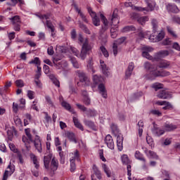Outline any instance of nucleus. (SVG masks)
Instances as JSON below:
<instances>
[{"instance_id":"nucleus-1","label":"nucleus","mask_w":180,"mask_h":180,"mask_svg":"<svg viewBox=\"0 0 180 180\" xmlns=\"http://www.w3.org/2000/svg\"><path fill=\"white\" fill-rule=\"evenodd\" d=\"M25 133L26 136H23L22 140L26 147V150L30 151V143H34V146L36 150H37L38 153H43V148L41 147V141L40 140V136H39V135H36L34 140H33V136H32V134H30V129L29 128L25 129Z\"/></svg>"},{"instance_id":"nucleus-2","label":"nucleus","mask_w":180,"mask_h":180,"mask_svg":"<svg viewBox=\"0 0 180 180\" xmlns=\"http://www.w3.org/2000/svg\"><path fill=\"white\" fill-rule=\"evenodd\" d=\"M117 9H115L110 19L112 25H113V26H115L111 27L110 29V36L112 39H116L117 37V27L116 26H117V25H119V22H120V20H119V15H117Z\"/></svg>"},{"instance_id":"nucleus-3","label":"nucleus","mask_w":180,"mask_h":180,"mask_svg":"<svg viewBox=\"0 0 180 180\" xmlns=\"http://www.w3.org/2000/svg\"><path fill=\"white\" fill-rule=\"evenodd\" d=\"M147 4V7L143 8L140 6H134L133 9L138 12H153L154 8H155V1L152 0H145Z\"/></svg>"},{"instance_id":"nucleus-4","label":"nucleus","mask_w":180,"mask_h":180,"mask_svg":"<svg viewBox=\"0 0 180 180\" xmlns=\"http://www.w3.org/2000/svg\"><path fill=\"white\" fill-rule=\"evenodd\" d=\"M91 45H89V42L86 39L81 50L80 54L79 53V56H77L79 58H81L82 60H84L86 58V55L88 54V51H90L91 50Z\"/></svg>"},{"instance_id":"nucleus-5","label":"nucleus","mask_w":180,"mask_h":180,"mask_svg":"<svg viewBox=\"0 0 180 180\" xmlns=\"http://www.w3.org/2000/svg\"><path fill=\"white\" fill-rule=\"evenodd\" d=\"M100 18L101 19L102 22L103 23V26H102L101 30L99 32L100 34V39H102L103 37H106V34H105V31L108 30L109 27H108V19H106V17L103 14L100 15Z\"/></svg>"},{"instance_id":"nucleus-6","label":"nucleus","mask_w":180,"mask_h":180,"mask_svg":"<svg viewBox=\"0 0 180 180\" xmlns=\"http://www.w3.org/2000/svg\"><path fill=\"white\" fill-rule=\"evenodd\" d=\"M87 11L92 18L94 26H101V20L98 18V15H96V13L92 11V8L88 6Z\"/></svg>"},{"instance_id":"nucleus-7","label":"nucleus","mask_w":180,"mask_h":180,"mask_svg":"<svg viewBox=\"0 0 180 180\" xmlns=\"http://www.w3.org/2000/svg\"><path fill=\"white\" fill-rule=\"evenodd\" d=\"M157 97L159 98V99H171L172 98V94L171 91L168 90H160L157 94Z\"/></svg>"},{"instance_id":"nucleus-8","label":"nucleus","mask_w":180,"mask_h":180,"mask_svg":"<svg viewBox=\"0 0 180 180\" xmlns=\"http://www.w3.org/2000/svg\"><path fill=\"white\" fill-rule=\"evenodd\" d=\"M77 75L80 79V82H78L77 85H79V84H81V82H84V84L87 86L91 85V81L89 80L88 77H86V75H85V73H84V72H81V71L78 70Z\"/></svg>"},{"instance_id":"nucleus-9","label":"nucleus","mask_w":180,"mask_h":180,"mask_svg":"<svg viewBox=\"0 0 180 180\" xmlns=\"http://www.w3.org/2000/svg\"><path fill=\"white\" fill-rule=\"evenodd\" d=\"M79 158V153L78 150H76L74 153V156H72L70 161V172H74L75 171L77 167L75 165V160H78Z\"/></svg>"},{"instance_id":"nucleus-10","label":"nucleus","mask_w":180,"mask_h":180,"mask_svg":"<svg viewBox=\"0 0 180 180\" xmlns=\"http://www.w3.org/2000/svg\"><path fill=\"white\" fill-rule=\"evenodd\" d=\"M105 143L110 150H115V142H113V139L110 134L105 136Z\"/></svg>"},{"instance_id":"nucleus-11","label":"nucleus","mask_w":180,"mask_h":180,"mask_svg":"<svg viewBox=\"0 0 180 180\" xmlns=\"http://www.w3.org/2000/svg\"><path fill=\"white\" fill-rule=\"evenodd\" d=\"M98 89L99 91V94H101V96L104 98V99L108 98V91L106 90V87L103 83L98 84Z\"/></svg>"},{"instance_id":"nucleus-12","label":"nucleus","mask_w":180,"mask_h":180,"mask_svg":"<svg viewBox=\"0 0 180 180\" xmlns=\"http://www.w3.org/2000/svg\"><path fill=\"white\" fill-rule=\"evenodd\" d=\"M169 56V51L167 50L160 51L159 52L155 54V60H160V58H165Z\"/></svg>"},{"instance_id":"nucleus-13","label":"nucleus","mask_w":180,"mask_h":180,"mask_svg":"<svg viewBox=\"0 0 180 180\" xmlns=\"http://www.w3.org/2000/svg\"><path fill=\"white\" fill-rule=\"evenodd\" d=\"M100 64L103 75H105V77H109L110 75V72H109V68L106 66V64H105V62L102 60H100Z\"/></svg>"},{"instance_id":"nucleus-14","label":"nucleus","mask_w":180,"mask_h":180,"mask_svg":"<svg viewBox=\"0 0 180 180\" xmlns=\"http://www.w3.org/2000/svg\"><path fill=\"white\" fill-rule=\"evenodd\" d=\"M72 5H73L76 12H77V13L79 15L80 18H82V20H83V22H84L85 23H88V19H86V16H85L84 13L81 12V9H79V8H78V5H77V4H75V3H73Z\"/></svg>"},{"instance_id":"nucleus-15","label":"nucleus","mask_w":180,"mask_h":180,"mask_svg":"<svg viewBox=\"0 0 180 180\" xmlns=\"http://www.w3.org/2000/svg\"><path fill=\"white\" fill-rule=\"evenodd\" d=\"M166 9L168 12H172V13H178L179 12V8L175 4H168L166 5Z\"/></svg>"},{"instance_id":"nucleus-16","label":"nucleus","mask_w":180,"mask_h":180,"mask_svg":"<svg viewBox=\"0 0 180 180\" xmlns=\"http://www.w3.org/2000/svg\"><path fill=\"white\" fill-rule=\"evenodd\" d=\"M133 70H134V63L131 62L129 63L128 68L125 72L126 78H130L131 74H133Z\"/></svg>"},{"instance_id":"nucleus-17","label":"nucleus","mask_w":180,"mask_h":180,"mask_svg":"<svg viewBox=\"0 0 180 180\" xmlns=\"http://www.w3.org/2000/svg\"><path fill=\"white\" fill-rule=\"evenodd\" d=\"M58 169V160H57L56 158H53L51 162L50 169L51 171H53V172H54L55 171H57Z\"/></svg>"},{"instance_id":"nucleus-18","label":"nucleus","mask_w":180,"mask_h":180,"mask_svg":"<svg viewBox=\"0 0 180 180\" xmlns=\"http://www.w3.org/2000/svg\"><path fill=\"white\" fill-rule=\"evenodd\" d=\"M84 123L85 126H87L90 129H92V130H94V131H96L98 130V129L96 128V125H95V122L85 119L84 120Z\"/></svg>"},{"instance_id":"nucleus-19","label":"nucleus","mask_w":180,"mask_h":180,"mask_svg":"<svg viewBox=\"0 0 180 180\" xmlns=\"http://www.w3.org/2000/svg\"><path fill=\"white\" fill-rule=\"evenodd\" d=\"M164 129L165 131H173V130H176L178 127L174 124L165 123L164 125Z\"/></svg>"},{"instance_id":"nucleus-20","label":"nucleus","mask_w":180,"mask_h":180,"mask_svg":"<svg viewBox=\"0 0 180 180\" xmlns=\"http://www.w3.org/2000/svg\"><path fill=\"white\" fill-rule=\"evenodd\" d=\"M35 16H37V18H39V19L41 20L42 23H44V19L46 20L50 19V16H51V14L50 13L44 15L40 13H36Z\"/></svg>"},{"instance_id":"nucleus-21","label":"nucleus","mask_w":180,"mask_h":180,"mask_svg":"<svg viewBox=\"0 0 180 180\" xmlns=\"http://www.w3.org/2000/svg\"><path fill=\"white\" fill-rule=\"evenodd\" d=\"M104 81L105 79L101 75H95L93 76V82H94L96 85H99L102 84V82H103Z\"/></svg>"},{"instance_id":"nucleus-22","label":"nucleus","mask_w":180,"mask_h":180,"mask_svg":"<svg viewBox=\"0 0 180 180\" xmlns=\"http://www.w3.org/2000/svg\"><path fill=\"white\" fill-rule=\"evenodd\" d=\"M171 73H169V72L168 71H155L153 72V75H154V77H168L169 75H170Z\"/></svg>"},{"instance_id":"nucleus-23","label":"nucleus","mask_w":180,"mask_h":180,"mask_svg":"<svg viewBox=\"0 0 180 180\" xmlns=\"http://www.w3.org/2000/svg\"><path fill=\"white\" fill-rule=\"evenodd\" d=\"M50 161H51V155L44 156V164L46 169H50Z\"/></svg>"},{"instance_id":"nucleus-24","label":"nucleus","mask_w":180,"mask_h":180,"mask_svg":"<svg viewBox=\"0 0 180 180\" xmlns=\"http://www.w3.org/2000/svg\"><path fill=\"white\" fill-rule=\"evenodd\" d=\"M152 133L157 137H160V136H162V134L165 133V131L155 127L154 129H152Z\"/></svg>"},{"instance_id":"nucleus-25","label":"nucleus","mask_w":180,"mask_h":180,"mask_svg":"<svg viewBox=\"0 0 180 180\" xmlns=\"http://www.w3.org/2000/svg\"><path fill=\"white\" fill-rule=\"evenodd\" d=\"M46 25L49 29H50L52 37H54V35L56 34V29L54 28V25H53V23H51V21L46 20Z\"/></svg>"},{"instance_id":"nucleus-26","label":"nucleus","mask_w":180,"mask_h":180,"mask_svg":"<svg viewBox=\"0 0 180 180\" xmlns=\"http://www.w3.org/2000/svg\"><path fill=\"white\" fill-rule=\"evenodd\" d=\"M151 25L153 33H157L158 31V21L157 19L153 18L151 20Z\"/></svg>"},{"instance_id":"nucleus-27","label":"nucleus","mask_w":180,"mask_h":180,"mask_svg":"<svg viewBox=\"0 0 180 180\" xmlns=\"http://www.w3.org/2000/svg\"><path fill=\"white\" fill-rule=\"evenodd\" d=\"M93 171L98 179H102V173H101V171H99L96 165H93Z\"/></svg>"},{"instance_id":"nucleus-28","label":"nucleus","mask_w":180,"mask_h":180,"mask_svg":"<svg viewBox=\"0 0 180 180\" xmlns=\"http://www.w3.org/2000/svg\"><path fill=\"white\" fill-rule=\"evenodd\" d=\"M30 158H31V160H32V161L35 168L37 169H39V161L37 160V157L35 156V155L33 154V153H31L30 155Z\"/></svg>"},{"instance_id":"nucleus-29","label":"nucleus","mask_w":180,"mask_h":180,"mask_svg":"<svg viewBox=\"0 0 180 180\" xmlns=\"http://www.w3.org/2000/svg\"><path fill=\"white\" fill-rule=\"evenodd\" d=\"M73 123L75 126L77 127V129H79V130L84 131V127L82 126V124H81V123L78 120V118H77L76 117H73Z\"/></svg>"},{"instance_id":"nucleus-30","label":"nucleus","mask_w":180,"mask_h":180,"mask_svg":"<svg viewBox=\"0 0 180 180\" xmlns=\"http://www.w3.org/2000/svg\"><path fill=\"white\" fill-rule=\"evenodd\" d=\"M65 136L69 139L70 141L77 143V139H75V134L74 133L68 131L65 133Z\"/></svg>"},{"instance_id":"nucleus-31","label":"nucleus","mask_w":180,"mask_h":180,"mask_svg":"<svg viewBox=\"0 0 180 180\" xmlns=\"http://www.w3.org/2000/svg\"><path fill=\"white\" fill-rule=\"evenodd\" d=\"M144 68H146V70L149 71V72H154V71H155V68L154 67V65H150V63L148 62H146L144 63Z\"/></svg>"},{"instance_id":"nucleus-32","label":"nucleus","mask_w":180,"mask_h":180,"mask_svg":"<svg viewBox=\"0 0 180 180\" xmlns=\"http://www.w3.org/2000/svg\"><path fill=\"white\" fill-rule=\"evenodd\" d=\"M61 105L63 108H65V109H66V110H69V112H72V113H75V111H74V110L71 108V105H70V103H67V101H63L61 103Z\"/></svg>"},{"instance_id":"nucleus-33","label":"nucleus","mask_w":180,"mask_h":180,"mask_svg":"<svg viewBox=\"0 0 180 180\" xmlns=\"http://www.w3.org/2000/svg\"><path fill=\"white\" fill-rule=\"evenodd\" d=\"M87 68L88 70L90 71V72H93V74H95L96 72V70H95V68H94V61L92 59H90L87 64Z\"/></svg>"},{"instance_id":"nucleus-34","label":"nucleus","mask_w":180,"mask_h":180,"mask_svg":"<svg viewBox=\"0 0 180 180\" xmlns=\"http://www.w3.org/2000/svg\"><path fill=\"white\" fill-rule=\"evenodd\" d=\"M122 162L124 165H129V164H131L130 159H129V156L127 155H123L121 157Z\"/></svg>"},{"instance_id":"nucleus-35","label":"nucleus","mask_w":180,"mask_h":180,"mask_svg":"<svg viewBox=\"0 0 180 180\" xmlns=\"http://www.w3.org/2000/svg\"><path fill=\"white\" fill-rule=\"evenodd\" d=\"M49 79L52 81V82L56 85V86H58L59 88L60 86V82L57 78H56V76L53 74H51L49 75Z\"/></svg>"},{"instance_id":"nucleus-36","label":"nucleus","mask_w":180,"mask_h":180,"mask_svg":"<svg viewBox=\"0 0 180 180\" xmlns=\"http://www.w3.org/2000/svg\"><path fill=\"white\" fill-rule=\"evenodd\" d=\"M169 65H171V62L168 61V60H162L158 67L159 68H168V67H169Z\"/></svg>"},{"instance_id":"nucleus-37","label":"nucleus","mask_w":180,"mask_h":180,"mask_svg":"<svg viewBox=\"0 0 180 180\" xmlns=\"http://www.w3.org/2000/svg\"><path fill=\"white\" fill-rule=\"evenodd\" d=\"M134 157L136 160H139V161H145L144 159V155L143 153H140V151L136 150L134 154Z\"/></svg>"},{"instance_id":"nucleus-38","label":"nucleus","mask_w":180,"mask_h":180,"mask_svg":"<svg viewBox=\"0 0 180 180\" xmlns=\"http://www.w3.org/2000/svg\"><path fill=\"white\" fill-rule=\"evenodd\" d=\"M152 88L157 91L158 89H162V88H164V84L156 82L152 84Z\"/></svg>"},{"instance_id":"nucleus-39","label":"nucleus","mask_w":180,"mask_h":180,"mask_svg":"<svg viewBox=\"0 0 180 180\" xmlns=\"http://www.w3.org/2000/svg\"><path fill=\"white\" fill-rule=\"evenodd\" d=\"M86 115L88 117H95L98 115V112L95 110H87Z\"/></svg>"},{"instance_id":"nucleus-40","label":"nucleus","mask_w":180,"mask_h":180,"mask_svg":"<svg viewBox=\"0 0 180 180\" xmlns=\"http://www.w3.org/2000/svg\"><path fill=\"white\" fill-rule=\"evenodd\" d=\"M10 20H11L13 25H18L20 23V17H19V15H15L10 18Z\"/></svg>"},{"instance_id":"nucleus-41","label":"nucleus","mask_w":180,"mask_h":180,"mask_svg":"<svg viewBox=\"0 0 180 180\" xmlns=\"http://www.w3.org/2000/svg\"><path fill=\"white\" fill-rule=\"evenodd\" d=\"M100 51H101L104 57H105V58H108L109 57V52L104 46H100Z\"/></svg>"},{"instance_id":"nucleus-42","label":"nucleus","mask_w":180,"mask_h":180,"mask_svg":"<svg viewBox=\"0 0 180 180\" xmlns=\"http://www.w3.org/2000/svg\"><path fill=\"white\" fill-rule=\"evenodd\" d=\"M137 22H139L140 25H146V22H148V17H140L137 19Z\"/></svg>"},{"instance_id":"nucleus-43","label":"nucleus","mask_w":180,"mask_h":180,"mask_svg":"<svg viewBox=\"0 0 180 180\" xmlns=\"http://www.w3.org/2000/svg\"><path fill=\"white\" fill-rule=\"evenodd\" d=\"M102 169H103L105 174H106L108 178H110V170H109V167L106 165V164H102Z\"/></svg>"},{"instance_id":"nucleus-44","label":"nucleus","mask_w":180,"mask_h":180,"mask_svg":"<svg viewBox=\"0 0 180 180\" xmlns=\"http://www.w3.org/2000/svg\"><path fill=\"white\" fill-rule=\"evenodd\" d=\"M70 61L75 68H79L81 65L79 63H78V61H77V59L75 58H70Z\"/></svg>"},{"instance_id":"nucleus-45","label":"nucleus","mask_w":180,"mask_h":180,"mask_svg":"<svg viewBox=\"0 0 180 180\" xmlns=\"http://www.w3.org/2000/svg\"><path fill=\"white\" fill-rule=\"evenodd\" d=\"M134 30H136V27H134L133 25L124 27L123 28V30H122V31L124 32H134Z\"/></svg>"},{"instance_id":"nucleus-46","label":"nucleus","mask_w":180,"mask_h":180,"mask_svg":"<svg viewBox=\"0 0 180 180\" xmlns=\"http://www.w3.org/2000/svg\"><path fill=\"white\" fill-rule=\"evenodd\" d=\"M15 171V169H13L11 171L9 170H6L4 176H3V179L2 180H6L8 179V177L9 176V175H12V173Z\"/></svg>"},{"instance_id":"nucleus-47","label":"nucleus","mask_w":180,"mask_h":180,"mask_svg":"<svg viewBox=\"0 0 180 180\" xmlns=\"http://www.w3.org/2000/svg\"><path fill=\"white\" fill-rule=\"evenodd\" d=\"M141 50L146 53H151L152 51H154V49L153 47L148 46H143Z\"/></svg>"},{"instance_id":"nucleus-48","label":"nucleus","mask_w":180,"mask_h":180,"mask_svg":"<svg viewBox=\"0 0 180 180\" xmlns=\"http://www.w3.org/2000/svg\"><path fill=\"white\" fill-rule=\"evenodd\" d=\"M125 41H126V37H122L117 39L114 43H115L117 46H120V44H123V43H124Z\"/></svg>"},{"instance_id":"nucleus-49","label":"nucleus","mask_w":180,"mask_h":180,"mask_svg":"<svg viewBox=\"0 0 180 180\" xmlns=\"http://www.w3.org/2000/svg\"><path fill=\"white\" fill-rule=\"evenodd\" d=\"M127 165V175H128V179L131 180V165L130 164L125 165Z\"/></svg>"},{"instance_id":"nucleus-50","label":"nucleus","mask_w":180,"mask_h":180,"mask_svg":"<svg viewBox=\"0 0 180 180\" xmlns=\"http://www.w3.org/2000/svg\"><path fill=\"white\" fill-rule=\"evenodd\" d=\"M79 27H81L84 30V32L86 33V34H91V31H89L88 27H86V25H85L82 23H80Z\"/></svg>"},{"instance_id":"nucleus-51","label":"nucleus","mask_w":180,"mask_h":180,"mask_svg":"<svg viewBox=\"0 0 180 180\" xmlns=\"http://www.w3.org/2000/svg\"><path fill=\"white\" fill-rule=\"evenodd\" d=\"M31 109H33V110H36L37 112H39V105H38L37 101L35 100L32 102Z\"/></svg>"},{"instance_id":"nucleus-52","label":"nucleus","mask_w":180,"mask_h":180,"mask_svg":"<svg viewBox=\"0 0 180 180\" xmlns=\"http://www.w3.org/2000/svg\"><path fill=\"white\" fill-rule=\"evenodd\" d=\"M45 99L48 105H49L51 108L54 106V103H53V101H51V97H50L49 96H45Z\"/></svg>"},{"instance_id":"nucleus-53","label":"nucleus","mask_w":180,"mask_h":180,"mask_svg":"<svg viewBox=\"0 0 180 180\" xmlns=\"http://www.w3.org/2000/svg\"><path fill=\"white\" fill-rule=\"evenodd\" d=\"M59 157L60 164H65V157L63 152H59Z\"/></svg>"},{"instance_id":"nucleus-54","label":"nucleus","mask_w":180,"mask_h":180,"mask_svg":"<svg viewBox=\"0 0 180 180\" xmlns=\"http://www.w3.org/2000/svg\"><path fill=\"white\" fill-rule=\"evenodd\" d=\"M165 37V33L161 31L156 37V39H158V41H161V40H162V39H164Z\"/></svg>"},{"instance_id":"nucleus-55","label":"nucleus","mask_w":180,"mask_h":180,"mask_svg":"<svg viewBox=\"0 0 180 180\" xmlns=\"http://www.w3.org/2000/svg\"><path fill=\"white\" fill-rule=\"evenodd\" d=\"M148 154L151 158H153V160H158V155L155 152L149 150Z\"/></svg>"},{"instance_id":"nucleus-56","label":"nucleus","mask_w":180,"mask_h":180,"mask_svg":"<svg viewBox=\"0 0 180 180\" xmlns=\"http://www.w3.org/2000/svg\"><path fill=\"white\" fill-rule=\"evenodd\" d=\"M29 64H36L37 65H40V59L36 57L34 60L29 62Z\"/></svg>"},{"instance_id":"nucleus-57","label":"nucleus","mask_w":180,"mask_h":180,"mask_svg":"<svg viewBox=\"0 0 180 180\" xmlns=\"http://www.w3.org/2000/svg\"><path fill=\"white\" fill-rule=\"evenodd\" d=\"M164 107H162L163 110H168V109H171L172 108V105L171 103L166 101V103L163 105Z\"/></svg>"},{"instance_id":"nucleus-58","label":"nucleus","mask_w":180,"mask_h":180,"mask_svg":"<svg viewBox=\"0 0 180 180\" xmlns=\"http://www.w3.org/2000/svg\"><path fill=\"white\" fill-rule=\"evenodd\" d=\"M142 56L148 60H153V56H151L148 52L142 51Z\"/></svg>"},{"instance_id":"nucleus-59","label":"nucleus","mask_w":180,"mask_h":180,"mask_svg":"<svg viewBox=\"0 0 180 180\" xmlns=\"http://www.w3.org/2000/svg\"><path fill=\"white\" fill-rule=\"evenodd\" d=\"M117 44L114 43L112 44V53L115 56V57H116V56H117Z\"/></svg>"},{"instance_id":"nucleus-60","label":"nucleus","mask_w":180,"mask_h":180,"mask_svg":"<svg viewBox=\"0 0 180 180\" xmlns=\"http://www.w3.org/2000/svg\"><path fill=\"white\" fill-rule=\"evenodd\" d=\"M15 85L17 86H18L19 88H22V86H25V84H23V80H22V79L16 80Z\"/></svg>"},{"instance_id":"nucleus-61","label":"nucleus","mask_w":180,"mask_h":180,"mask_svg":"<svg viewBox=\"0 0 180 180\" xmlns=\"http://www.w3.org/2000/svg\"><path fill=\"white\" fill-rule=\"evenodd\" d=\"M27 96L29 99H34V91L32 90L27 91Z\"/></svg>"},{"instance_id":"nucleus-62","label":"nucleus","mask_w":180,"mask_h":180,"mask_svg":"<svg viewBox=\"0 0 180 180\" xmlns=\"http://www.w3.org/2000/svg\"><path fill=\"white\" fill-rule=\"evenodd\" d=\"M83 102L86 106H89V105H91V98L89 97H84Z\"/></svg>"},{"instance_id":"nucleus-63","label":"nucleus","mask_w":180,"mask_h":180,"mask_svg":"<svg viewBox=\"0 0 180 180\" xmlns=\"http://www.w3.org/2000/svg\"><path fill=\"white\" fill-rule=\"evenodd\" d=\"M47 53L49 56H53V54H54V49L53 48V46L48 47Z\"/></svg>"},{"instance_id":"nucleus-64","label":"nucleus","mask_w":180,"mask_h":180,"mask_svg":"<svg viewBox=\"0 0 180 180\" xmlns=\"http://www.w3.org/2000/svg\"><path fill=\"white\" fill-rule=\"evenodd\" d=\"M172 20L174 22V23H178V25H180V17L178 15H175L172 17Z\"/></svg>"}]
</instances>
